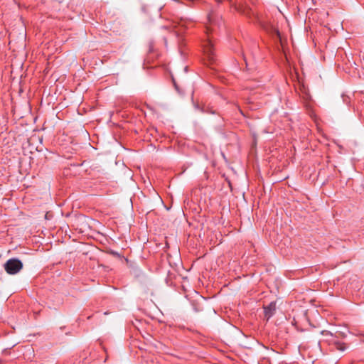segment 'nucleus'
Listing matches in <instances>:
<instances>
[{
  "instance_id": "423d86ee",
  "label": "nucleus",
  "mask_w": 364,
  "mask_h": 364,
  "mask_svg": "<svg viewBox=\"0 0 364 364\" xmlns=\"http://www.w3.org/2000/svg\"><path fill=\"white\" fill-rule=\"evenodd\" d=\"M24 350H26V352L28 351H31V348L28 346H24Z\"/></svg>"
},
{
  "instance_id": "20e7f679",
  "label": "nucleus",
  "mask_w": 364,
  "mask_h": 364,
  "mask_svg": "<svg viewBox=\"0 0 364 364\" xmlns=\"http://www.w3.org/2000/svg\"><path fill=\"white\" fill-rule=\"evenodd\" d=\"M276 311V302L272 301L267 306H264V317L267 320H269L273 316Z\"/></svg>"
},
{
  "instance_id": "7ed1b4c3",
  "label": "nucleus",
  "mask_w": 364,
  "mask_h": 364,
  "mask_svg": "<svg viewBox=\"0 0 364 364\" xmlns=\"http://www.w3.org/2000/svg\"><path fill=\"white\" fill-rule=\"evenodd\" d=\"M23 267L21 262L17 259H10L4 264L6 272L9 274H15Z\"/></svg>"
},
{
  "instance_id": "f03ea898",
  "label": "nucleus",
  "mask_w": 364,
  "mask_h": 364,
  "mask_svg": "<svg viewBox=\"0 0 364 364\" xmlns=\"http://www.w3.org/2000/svg\"><path fill=\"white\" fill-rule=\"evenodd\" d=\"M321 333L326 337V342H328L329 345L333 346L336 350L344 351L346 349L345 343L339 341L337 339V336H334L331 332L323 330Z\"/></svg>"
},
{
  "instance_id": "f257e3e1",
  "label": "nucleus",
  "mask_w": 364,
  "mask_h": 364,
  "mask_svg": "<svg viewBox=\"0 0 364 364\" xmlns=\"http://www.w3.org/2000/svg\"><path fill=\"white\" fill-rule=\"evenodd\" d=\"M210 28L206 26L205 28V37L206 38L203 41V49L204 55L206 56L207 60L210 63H213L215 61V49L212 42V39L210 36Z\"/></svg>"
},
{
  "instance_id": "39448f33",
  "label": "nucleus",
  "mask_w": 364,
  "mask_h": 364,
  "mask_svg": "<svg viewBox=\"0 0 364 364\" xmlns=\"http://www.w3.org/2000/svg\"><path fill=\"white\" fill-rule=\"evenodd\" d=\"M208 21L210 22V24L213 23V15L212 14H209L208 15Z\"/></svg>"
}]
</instances>
